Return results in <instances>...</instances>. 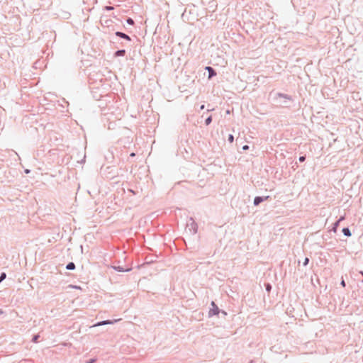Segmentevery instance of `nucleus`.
<instances>
[{
  "mask_svg": "<svg viewBox=\"0 0 363 363\" xmlns=\"http://www.w3.org/2000/svg\"><path fill=\"white\" fill-rule=\"evenodd\" d=\"M211 122V117L210 116V117H208V118H206V125H209Z\"/></svg>",
  "mask_w": 363,
  "mask_h": 363,
  "instance_id": "nucleus-12",
  "label": "nucleus"
},
{
  "mask_svg": "<svg viewBox=\"0 0 363 363\" xmlns=\"http://www.w3.org/2000/svg\"><path fill=\"white\" fill-rule=\"evenodd\" d=\"M342 233L346 236H350L351 235L350 230L348 228H343L342 229Z\"/></svg>",
  "mask_w": 363,
  "mask_h": 363,
  "instance_id": "nucleus-6",
  "label": "nucleus"
},
{
  "mask_svg": "<svg viewBox=\"0 0 363 363\" xmlns=\"http://www.w3.org/2000/svg\"><path fill=\"white\" fill-rule=\"evenodd\" d=\"M206 69L208 70L209 73L208 79H211L213 76H215L216 74L213 69L211 67H206Z\"/></svg>",
  "mask_w": 363,
  "mask_h": 363,
  "instance_id": "nucleus-2",
  "label": "nucleus"
},
{
  "mask_svg": "<svg viewBox=\"0 0 363 363\" xmlns=\"http://www.w3.org/2000/svg\"><path fill=\"white\" fill-rule=\"evenodd\" d=\"M113 322H111V321H102V322L98 323L97 324H95L94 326H100V325H106V324H111Z\"/></svg>",
  "mask_w": 363,
  "mask_h": 363,
  "instance_id": "nucleus-4",
  "label": "nucleus"
},
{
  "mask_svg": "<svg viewBox=\"0 0 363 363\" xmlns=\"http://www.w3.org/2000/svg\"><path fill=\"white\" fill-rule=\"evenodd\" d=\"M341 285H342L343 287H345V281H344V280H342V281H341Z\"/></svg>",
  "mask_w": 363,
  "mask_h": 363,
  "instance_id": "nucleus-17",
  "label": "nucleus"
},
{
  "mask_svg": "<svg viewBox=\"0 0 363 363\" xmlns=\"http://www.w3.org/2000/svg\"><path fill=\"white\" fill-rule=\"evenodd\" d=\"M268 198H269L268 196H265L264 198L257 196V197H255V199L254 200V203H255V205L257 206L261 202H262L264 199H267Z\"/></svg>",
  "mask_w": 363,
  "mask_h": 363,
  "instance_id": "nucleus-1",
  "label": "nucleus"
},
{
  "mask_svg": "<svg viewBox=\"0 0 363 363\" xmlns=\"http://www.w3.org/2000/svg\"><path fill=\"white\" fill-rule=\"evenodd\" d=\"M270 289H271V286H270L269 284H268V285L267 286V291H269Z\"/></svg>",
  "mask_w": 363,
  "mask_h": 363,
  "instance_id": "nucleus-19",
  "label": "nucleus"
},
{
  "mask_svg": "<svg viewBox=\"0 0 363 363\" xmlns=\"http://www.w3.org/2000/svg\"><path fill=\"white\" fill-rule=\"evenodd\" d=\"M66 268H67V269H69V270H72V269H74L75 268V265H74V264L73 262H69V263L67 265Z\"/></svg>",
  "mask_w": 363,
  "mask_h": 363,
  "instance_id": "nucleus-5",
  "label": "nucleus"
},
{
  "mask_svg": "<svg viewBox=\"0 0 363 363\" xmlns=\"http://www.w3.org/2000/svg\"><path fill=\"white\" fill-rule=\"evenodd\" d=\"M105 9L108 11H111L113 9V7L112 6H106Z\"/></svg>",
  "mask_w": 363,
  "mask_h": 363,
  "instance_id": "nucleus-14",
  "label": "nucleus"
},
{
  "mask_svg": "<svg viewBox=\"0 0 363 363\" xmlns=\"http://www.w3.org/2000/svg\"><path fill=\"white\" fill-rule=\"evenodd\" d=\"M233 140H234V137H233V135H230L228 136V141H229L230 143H232L233 142Z\"/></svg>",
  "mask_w": 363,
  "mask_h": 363,
  "instance_id": "nucleus-9",
  "label": "nucleus"
},
{
  "mask_svg": "<svg viewBox=\"0 0 363 363\" xmlns=\"http://www.w3.org/2000/svg\"><path fill=\"white\" fill-rule=\"evenodd\" d=\"M204 108V106H201V108L203 109Z\"/></svg>",
  "mask_w": 363,
  "mask_h": 363,
  "instance_id": "nucleus-21",
  "label": "nucleus"
},
{
  "mask_svg": "<svg viewBox=\"0 0 363 363\" xmlns=\"http://www.w3.org/2000/svg\"><path fill=\"white\" fill-rule=\"evenodd\" d=\"M38 336H37V335H36V336H35V337H33V342H37V339H38Z\"/></svg>",
  "mask_w": 363,
  "mask_h": 363,
  "instance_id": "nucleus-18",
  "label": "nucleus"
},
{
  "mask_svg": "<svg viewBox=\"0 0 363 363\" xmlns=\"http://www.w3.org/2000/svg\"><path fill=\"white\" fill-rule=\"evenodd\" d=\"M212 306H213V307H215V308H213V315L218 314V312H219V311H218V307H217V306H216V305H215L214 302H212Z\"/></svg>",
  "mask_w": 363,
  "mask_h": 363,
  "instance_id": "nucleus-7",
  "label": "nucleus"
},
{
  "mask_svg": "<svg viewBox=\"0 0 363 363\" xmlns=\"http://www.w3.org/2000/svg\"><path fill=\"white\" fill-rule=\"evenodd\" d=\"M242 149H243L244 150H248V149H249V146H248V145H244V146L242 147Z\"/></svg>",
  "mask_w": 363,
  "mask_h": 363,
  "instance_id": "nucleus-16",
  "label": "nucleus"
},
{
  "mask_svg": "<svg viewBox=\"0 0 363 363\" xmlns=\"http://www.w3.org/2000/svg\"><path fill=\"white\" fill-rule=\"evenodd\" d=\"M3 313L2 310L0 309V315Z\"/></svg>",
  "mask_w": 363,
  "mask_h": 363,
  "instance_id": "nucleus-20",
  "label": "nucleus"
},
{
  "mask_svg": "<svg viewBox=\"0 0 363 363\" xmlns=\"http://www.w3.org/2000/svg\"><path fill=\"white\" fill-rule=\"evenodd\" d=\"M6 275L5 273H2L1 277H0V282H1L5 278H6Z\"/></svg>",
  "mask_w": 363,
  "mask_h": 363,
  "instance_id": "nucleus-10",
  "label": "nucleus"
},
{
  "mask_svg": "<svg viewBox=\"0 0 363 363\" xmlns=\"http://www.w3.org/2000/svg\"><path fill=\"white\" fill-rule=\"evenodd\" d=\"M116 35L118 37H121L122 38H124V39H126L128 40H130V38L128 35H127L126 34L123 33H121V32H116Z\"/></svg>",
  "mask_w": 363,
  "mask_h": 363,
  "instance_id": "nucleus-3",
  "label": "nucleus"
},
{
  "mask_svg": "<svg viewBox=\"0 0 363 363\" xmlns=\"http://www.w3.org/2000/svg\"><path fill=\"white\" fill-rule=\"evenodd\" d=\"M308 262H309V259H308V258H307V257H306V258L305 259V260H304L303 264H304L305 266H306V265H307V264H308Z\"/></svg>",
  "mask_w": 363,
  "mask_h": 363,
  "instance_id": "nucleus-13",
  "label": "nucleus"
},
{
  "mask_svg": "<svg viewBox=\"0 0 363 363\" xmlns=\"http://www.w3.org/2000/svg\"><path fill=\"white\" fill-rule=\"evenodd\" d=\"M125 53V50H118L116 52V56H120V55H123Z\"/></svg>",
  "mask_w": 363,
  "mask_h": 363,
  "instance_id": "nucleus-8",
  "label": "nucleus"
},
{
  "mask_svg": "<svg viewBox=\"0 0 363 363\" xmlns=\"http://www.w3.org/2000/svg\"><path fill=\"white\" fill-rule=\"evenodd\" d=\"M305 159H306V158H305V157H304V156H301V157H299V161H300V162H303V161H305Z\"/></svg>",
  "mask_w": 363,
  "mask_h": 363,
  "instance_id": "nucleus-15",
  "label": "nucleus"
},
{
  "mask_svg": "<svg viewBox=\"0 0 363 363\" xmlns=\"http://www.w3.org/2000/svg\"><path fill=\"white\" fill-rule=\"evenodd\" d=\"M127 23L130 25H133L134 24V21L132 18H128L127 19Z\"/></svg>",
  "mask_w": 363,
  "mask_h": 363,
  "instance_id": "nucleus-11",
  "label": "nucleus"
}]
</instances>
